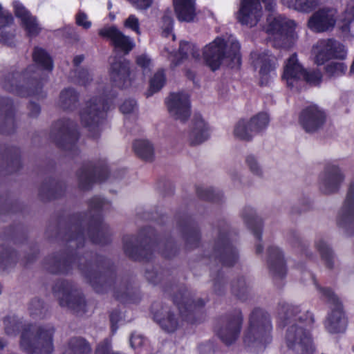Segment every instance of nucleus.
<instances>
[{
  "label": "nucleus",
  "instance_id": "obj_1",
  "mask_svg": "<svg viewBox=\"0 0 354 354\" xmlns=\"http://www.w3.org/2000/svg\"><path fill=\"white\" fill-rule=\"evenodd\" d=\"M74 230L75 232L67 238L70 254L59 253L48 257L44 261L46 269L52 273H66L77 264L97 292H102L114 283V296L117 299L122 302H134L132 295L136 294V290L126 281L120 283L115 281L114 270L109 259L100 257L94 264L82 265L84 258L78 257L73 253V250L75 247L83 246L85 234L77 227H74Z\"/></svg>",
  "mask_w": 354,
  "mask_h": 354
},
{
  "label": "nucleus",
  "instance_id": "obj_2",
  "mask_svg": "<svg viewBox=\"0 0 354 354\" xmlns=\"http://www.w3.org/2000/svg\"><path fill=\"white\" fill-rule=\"evenodd\" d=\"M32 59L35 65L28 66L21 73L13 71L4 75L1 86L5 91L22 97H46L43 87L48 76L44 71H53V60L46 50L38 46L34 48Z\"/></svg>",
  "mask_w": 354,
  "mask_h": 354
},
{
  "label": "nucleus",
  "instance_id": "obj_3",
  "mask_svg": "<svg viewBox=\"0 0 354 354\" xmlns=\"http://www.w3.org/2000/svg\"><path fill=\"white\" fill-rule=\"evenodd\" d=\"M279 315L286 325L285 343L296 354H313L315 346L310 327L314 322L313 314L302 313L299 306L288 303L279 304Z\"/></svg>",
  "mask_w": 354,
  "mask_h": 354
},
{
  "label": "nucleus",
  "instance_id": "obj_4",
  "mask_svg": "<svg viewBox=\"0 0 354 354\" xmlns=\"http://www.w3.org/2000/svg\"><path fill=\"white\" fill-rule=\"evenodd\" d=\"M272 330L270 315L263 309L256 308L249 315L248 326L243 335L244 344L252 352H262L272 342Z\"/></svg>",
  "mask_w": 354,
  "mask_h": 354
},
{
  "label": "nucleus",
  "instance_id": "obj_5",
  "mask_svg": "<svg viewBox=\"0 0 354 354\" xmlns=\"http://www.w3.org/2000/svg\"><path fill=\"white\" fill-rule=\"evenodd\" d=\"M205 64L212 71L218 70L223 61L226 59L232 69H240L242 64L241 45L238 41H232L227 46L225 39L217 37L206 45L203 50Z\"/></svg>",
  "mask_w": 354,
  "mask_h": 354
},
{
  "label": "nucleus",
  "instance_id": "obj_6",
  "mask_svg": "<svg viewBox=\"0 0 354 354\" xmlns=\"http://www.w3.org/2000/svg\"><path fill=\"white\" fill-rule=\"evenodd\" d=\"M55 331L52 324L25 325L20 336V348L27 354H51Z\"/></svg>",
  "mask_w": 354,
  "mask_h": 354
},
{
  "label": "nucleus",
  "instance_id": "obj_7",
  "mask_svg": "<svg viewBox=\"0 0 354 354\" xmlns=\"http://www.w3.org/2000/svg\"><path fill=\"white\" fill-rule=\"evenodd\" d=\"M115 97V94L93 97L86 102V106L80 111L81 123L88 129L89 136L93 139L100 138V127L106 120L107 112Z\"/></svg>",
  "mask_w": 354,
  "mask_h": 354
},
{
  "label": "nucleus",
  "instance_id": "obj_8",
  "mask_svg": "<svg viewBox=\"0 0 354 354\" xmlns=\"http://www.w3.org/2000/svg\"><path fill=\"white\" fill-rule=\"evenodd\" d=\"M80 133L77 122L68 118H61L55 121L51 126L50 137L56 146L69 153L72 156L80 153L77 142Z\"/></svg>",
  "mask_w": 354,
  "mask_h": 354
},
{
  "label": "nucleus",
  "instance_id": "obj_9",
  "mask_svg": "<svg viewBox=\"0 0 354 354\" xmlns=\"http://www.w3.org/2000/svg\"><path fill=\"white\" fill-rule=\"evenodd\" d=\"M315 286L321 297L330 305V312L324 323L325 328L330 333H344L346 328L347 320L339 298L330 288L320 287L316 283Z\"/></svg>",
  "mask_w": 354,
  "mask_h": 354
},
{
  "label": "nucleus",
  "instance_id": "obj_10",
  "mask_svg": "<svg viewBox=\"0 0 354 354\" xmlns=\"http://www.w3.org/2000/svg\"><path fill=\"white\" fill-rule=\"evenodd\" d=\"M76 176L80 189L88 191L94 184L106 181L110 176V170L104 160H88L83 162Z\"/></svg>",
  "mask_w": 354,
  "mask_h": 354
},
{
  "label": "nucleus",
  "instance_id": "obj_11",
  "mask_svg": "<svg viewBox=\"0 0 354 354\" xmlns=\"http://www.w3.org/2000/svg\"><path fill=\"white\" fill-rule=\"evenodd\" d=\"M295 28L294 20L279 15L268 23L266 32L273 36L274 46L289 49L295 44Z\"/></svg>",
  "mask_w": 354,
  "mask_h": 354
},
{
  "label": "nucleus",
  "instance_id": "obj_12",
  "mask_svg": "<svg viewBox=\"0 0 354 354\" xmlns=\"http://www.w3.org/2000/svg\"><path fill=\"white\" fill-rule=\"evenodd\" d=\"M53 290L61 306L77 313L86 312L85 299L73 283L66 280L58 281Z\"/></svg>",
  "mask_w": 354,
  "mask_h": 354
},
{
  "label": "nucleus",
  "instance_id": "obj_13",
  "mask_svg": "<svg viewBox=\"0 0 354 354\" xmlns=\"http://www.w3.org/2000/svg\"><path fill=\"white\" fill-rule=\"evenodd\" d=\"M261 3L266 11L273 12L275 10L276 0H241L237 13L239 22L243 26H255L261 17Z\"/></svg>",
  "mask_w": 354,
  "mask_h": 354
},
{
  "label": "nucleus",
  "instance_id": "obj_14",
  "mask_svg": "<svg viewBox=\"0 0 354 354\" xmlns=\"http://www.w3.org/2000/svg\"><path fill=\"white\" fill-rule=\"evenodd\" d=\"M314 48L317 50L315 62L318 66L332 59L344 60L347 57L346 46L334 38L319 39Z\"/></svg>",
  "mask_w": 354,
  "mask_h": 354
},
{
  "label": "nucleus",
  "instance_id": "obj_15",
  "mask_svg": "<svg viewBox=\"0 0 354 354\" xmlns=\"http://www.w3.org/2000/svg\"><path fill=\"white\" fill-rule=\"evenodd\" d=\"M269 122L266 113H258L247 122L243 119L240 120L234 127V135L241 140L250 141L254 135L264 131Z\"/></svg>",
  "mask_w": 354,
  "mask_h": 354
},
{
  "label": "nucleus",
  "instance_id": "obj_16",
  "mask_svg": "<svg viewBox=\"0 0 354 354\" xmlns=\"http://www.w3.org/2000/svg\"><path fill=\"white\" fill-rule=\"evenodd\" d=\"M243 321V316L240 310H235L221 319L217 335L224 344L230 345L236 342L239 337Z\"/></svg>",
  "mask_w": 354,
  "mask_h": 354
},
{
  "label": "nucleus",
  "instance_id": "obj_17",
  "mask_svg": "<svg viewBox=\"0 0 354 354\" xmlns=\"http://www.w3.org/2000/svg\"><path fill=\"white\" fill-rule=\"evenodd\" d=\"M109 73L113 86L123 89L131 85L130 62L126 58L115 56L110 62Z\"/></svg>",
  "mask_w": 354,
  "mask_h": 354
},
{
  "label": "nucleus",
  "instance_id": "obj_18",
  "mask_svg": "<svg viewBox=\"0 0 354 354\" xmlns=\"http://www.w3.org/2000/svg\"><path fill=\"white\" fill-rule=\"evenodd\" d=\"M299 120L305 131L315 133L324 125L326 121V114L317 105L312 104L301 110Z\"/></svg>",
  "mask_w": 354,
  "mask_h": 354
},
{
  "label": "nucleus",
  "instance_id": "obj_19",
  "mask_svg": "<svg viewBox=\"0 0 354 354\" xmlns=\"http://www.w3.org/2000/svg\"><path fill=\"white\" fill-rule=\"evenodd\" d=\"M165 104L169 113L176 120L185 122L189 119L191 114V104L189 97L187 94L183 92L171 93L166 99Z\"/></svg>",
  "mask_w": 354,
  "mask_h": 354
},
{
  "label": "nucleus",
  "instance_id": "obj_20",
  "mask_svg": "<svg viewBox=\"0 0 354 354\" xmlns=\"http://www.w3.org/2000/svg\"><path fill=\"white\" fill-rule=\"evenodd\" d=\"M151 313L153 319L167 332H174L180 326V320L178 315L175 314L169 306L155 302L151 306Z\"/></svg>",
  "mask_w": 354,
  "mask_h": 354
},
{
  "label": "nucleus",
  "instance_id": "obj_21",
  "mask_svg": "<svg viewBox=\"0 0 354 354\" xmlns=\"http://www.w3.org/2000/svg\"><path fill=\"white\" fill-rule=\"evenodd\" d=\"M212 257L218 259L225 266H232L236 262L237 251L230 242L227 234H220L215 243Z\"/></svg>",
  "mask_w": 354,
  "mask_h": 354
},
{
  "label": "nucleus",
  "instance_id": "obj_22",
  "mask_svg": "<svg viewBox=\"0 0 354 354\" xmlns=\"http://www.w3.org/2000/svg\"><path fill=\"white\" fill-rule=\"evenodd\" d=\"M17 129L15 109L13 100L7 97H0V133L13 134Z\"/></svg>",
  "mask_w": 354,
  "mask_h": 354
},
{
  "label": "nucleus",
  "instance_id": "obj_23",
  "mask_svg": "<svg viewBox=\"0 0 354 354\" xmlns=\"http://www.w3.org/2000/svg\"><path fill=\"white\" fill-rule=\"evenodd\" d=\"M304 68L299 62L297 53L292 54L287 59L284 66L282 79L286 81L287 86L290 89L295 88L299 91L301 77L304 75Z\"/></svg>",
  "mask_w": 354,
  "mask_h": 354
},
{
  "label": "nucleus",
  "instance_id": "obj_24",
  "mask_svg": "<svg viewBox=\"0 0 354 354\" xmlns=\"http://www.w3.org/2000/svg\"><path fill=\"white\" fill-rule=\"evenodd\" d=\"M153 235V230L145 229L139 234L136 243H126L124 245L125 253L132 259L136 260L147 259V251L150 249L149 243Z\"/></svg>",
  "mask_w": 354,
  "mask_h": 354
},
{
  "label": "nucleus",
  "instance_id": "obj_25",
  "mask_svg": "<svg viewBox=\"0 0 354 354\" xmlns=\"http://www.w3.org/2000/svg\"><path fill=\"white\" fill-rule=\"evenodd\" d=\"M336 19L328 8H321L315 12L308 21V27L315 32H324L333 29Z\"/></svg>",
  "mask_w": 354,
  "mask_h": 354
},
{
  "label": "nucleus",
  "instance_id": "obj_26",
  "mask_svg": "<svg viewBox=\"0 0 354 354\" xmlns=\"http://www.w3.org/2000/svg\"><path fill=\"white\" fill-rule=\"evenodd\" d=\"M344 180V176L337 166L327 164L324 169V176L322 179L320 189L325 194L337 192Z\"/></svg>",
  "mask_w": 354,
  "mask_h": 354
},
{
  "label": "nucleus",
  "instance_id": "obj_27",
  "mask_svg": "<svg viewBox=\"0 0 354 354\" xmlns=\"http://www.w3.org/2000/svg\"><path fill=\"white\" fill-rule=\"evenodd\" d=\"M66 192L64 181L48 177L44 179L39 189V197L42 201H50L62 198Z\"/></svg>",
  "mask_w": 354,
  "mask_h": 354
},
{
  "label": "nucleus",
  "instance_id": "obj_28",
  "mask_svg": "<svg viewBox=\"0 0 354 354\" xmlns=\"http://www.w3.org/2000/svg\"><path fill=\"white\" fill-rule=\"evenodd\" d=\"M98 34L102 37L109 39L115 49L120 50L125 54H128L134 47L130 38L114 26L100 29Z\"/></svg>",
  "mask_w": 354,
  "mask_h": 354
},
{
  "label": "nucleus",
  "instance_id": "obj_29",
  "mask_svg": "<svg viewBox=\"0 0 354 354\" xmlns=\"http://www.w3.org/2000/svg\"><path fill=\"white\" fill-rule=\"evenodd\" d=\"M173 299L180 313L185 317L205 305V301L203 299H194L192 293L187 289L180 290L174 296Z\"/></svg>",
  "mask_w": 354,
  "mask_h": 354
},
{
  "label": "nucleus",
  "instance_id": "obj_30",
  "mask_svg": "<svg viewBox=\"0 0 354 354\" xmlns=\"http://www.w3.org/2000/svg\"><path fill=\"white\" fill-rule=\"evenodd\" d=\"M256 64L259 67L260 85L268 86L270 82L272 75H276L275 57L266 53H259Z\"/></svg>",
  "mask_w": 354,
  "mask_h": 354
},
{
  "label": "nucleus",
  "instance_id": "obj_31",
  "mask_svg": "<svg viewBox=\"0 0 354 354\" xmlns=\"http://www.w3.org/2000/svg\"><path fill=\"white\" fill-rule=\"evenodd\" d=\"M268 267L270 274L276 279L283 278L287 272L283 255L277 247L271 246L268 249Z\"/></svg>",
  "mask_w": 354,
  "mask_h": 354
},
{
  "label": "nucleus",
  "instance_id": "obj_32",
  "mask_svg": "<svg viewBox=\"0 0 354 354\" xmlns=\"http://www.w3.org/2000/svg\"><path fill=\"white\" fill-rule=\"evenodd\" d=\"M192 126L189 134L191 146L200 145L209 138V127L201 113H194L192 120Z\"/></svg>",
  "mask_w": 354,
  "mask_h": 354
},
{
  "label": "nucleus",
  "instance_id": "obj_33",
  "mask_svg": "<svg viewBox=\"0 0 354 354\" xmlns=\"http://www.w3.org/2000/svg\"><path fill=\"white\" fill-rule=\"evenodd\" d=\"M86 203L88 219L85 221L83 218H77L74 221H104L103 211L109 206V202L100 196H94Z\"/></svg>",
  "mask_w": 354,
  "mask_h": 354
},
{
  "label": "nucleus",
  "instance_id": "obj_34",
  "mask_svg": "<svg viewBox=\"0 0 354 354\" xmlns=\"http://www.w3.org/2000/svg\"><path fill=\"white\" fill-rule=\"evenodd\" d=\"M174 10L180 21L191 22L196 17L194 0H173Z\"/></svg>",
  "mask_w": 354,
  "mask_h": 354
},
{
  "label": "nucleus",
  "instance_id": "obj_35",
  "mask_svg": "<svg viewBox=\"0 0 354 354\" xmlns=\"http://www.w3.org/2000/svg\"><path fill=\"white\" fill-rule=\"evenodd\" d=\"M3 158L6 160L8 171L17 173L22 168L21 150L15 146H7L4 149Z\"/></svg>",
  "mask_w": 354,
  "mask_h": 354
},
{
  "label": "nucleus",
  "instance_id": "obj_36",
  "mask_svg": "<svg viewBox=\"0 0 354 354\" xmlns=\"http://www.w3.org/2000/svg\"><path fill=\"white\" fill-rule=\"evenodd\" d=\"M191 55L195 59H199L201 51L199 48L194 44L187 41H181L179 44L178 50L176 55V59L173 63L174 66H178L181 62L187 59Z\"/></svg>",
  "mask_w": 354,
  "mask_h": 354
},
{
  "label": "nucleus",
  "instance_id": "obj_37",
  "mask_svg": "<svg viewBox=\"0 0 354 354\" xmlns=\"http://www.w3.org/2000/svg\"><path fill=\"white\" fill-rule=\"evenodd\" d=\"M91 346L87 340L81 337H74L68 341L64 354H91Z\"/></svg>",
  "mask_w": 354,
  "mask_h": 354
},
{
  "label": "nucleus",
  "instance_id": "obj_38",
  "mask_svg": "<svg viewBox=\"0 0 354 354\" xmlns=\"http://www.w3.org/2000/svg\"><path fill=\"white\" fill-rule=\"evenodd\" d=\"M13 17L8 12H5L0 4V43L7 46H11L14 35L6 31V27L12 24Z\"/></svg>",
  "mask_w": 354,
  "mask_h": 354
},
{
  "label": "nucleus",
  "instance_id": "obj_39",
  "mask_svg": "<svg viewBox=\"0 0 354 354\" xmlns=\"http://www.w3.org/2000/svg\"><path fill=\"white\" fill-rule=\"evenodd\" d=\"M79 93L75 89L68 87L62 90L59 95L60 107L64 111H73L78 105Z\"/></svg>",
  "mask_w": 354,
  "mask_h": 354
},
{
  "label": "nucleus",
  "instance_id": "obj_40",
  "mask_svg": "<svg viewBox=\"0 0 354 354\" xmlns=\"http://www.w3.org/2000/svg\"><path fill=\"white\" fill-rule=\"evenodd\" d=\"M341 212L340 221H354V181L349 184Z\"/></svg>",
  "mask_w": 354,
  "mask_h": 354
},
{
  "label": "nucleus",
  "instance_id": "obj_41",
  "mask_svg": "<svg viewBox=\"0 0 354 354\" xmlns=\"http://www.w3.org/2000/svg\"><path fill=\"white\" fill-rule=\"evenodd\" d=\"M133 149L136 155L145 161L151 162L154 158L153 145L146 140H136L133 142Z\"/></svg>",
  "mask_w": 354,
  "mask_h": 354
},
{
  "label": "nucleus",
  "instance_id": "obj_42",
  "mask_svg": "<svg viewBox=\"0 0 354 354\" xmlns=\"http://www.w3.org/2000/svg\"><path fill=\"white\" fill-rule=\"evenodd\" d=\"M283 5L301 12L309 13L318 6L317 0H281Z\"/></svg>",
  "mask_w": 354,
  "mask_h": 354
},
{
  "label": "nucleus",
  "instance_id": "obj_43",
  "mask_svg": "<svg viewBox=\"0 0 354 354\" xmlns=\"http://www.w3.org/2000/svg\"><path fill=\"white\" fill-rule=\"evenodd\" d=\"M196 193L200 199L215 203L223 202L224 197L222 192L216 190L212 187L205 188L201 186H198L196 188Z\"/></svg>",
  "mask_w": 354,
  "mask_h": 354
},
{
  "label": "nucleus",
  "instance_id": "obj_44",
  "mask_svg": "<svg viewBox=\"0 0 354 354\" xmlns=\"http://www.w3.org/2000/svg\"><path fill=\"white\" fill-rule=\"evenodd\" d=\"M86 236L94 243L105 244L108 242L106 232L102 230L100 223H86Z\"/></svg>",
  "mask_w": 354,
  "mask_h": 354
},
{
  "label": "nucleus",
  "instance_id": "obj_45",
  "mask_svg": "<svg viewBox=\"0 0 354 354\" xmlns=\"http://www.w3.org/2000/svg\"><path fill=\"white\" fill-rule=\"evenodd\" d=\"M315 248L319 252L326 266L333 268L334 266V254L330 245L323 239H319L315 243Z\"/></svg>",
  "mask_w": 354,
  "mask_h": 354
},
{
  "label": "nucleus",
  "instance_id": "obj_46",
  "mask_svg": "<svg viewBox=\"0 0 354 354\" xmlns=\"http://www.w3.org/2000/svg\"><path fill=\"white\" fill-rule=\"evenodd\" d=\"M166 83V76L164 69H159L149 80V87L146 92L147 97L158 92Z\"/></svg>",
  "mask_w": 354,
  "mask_h": 354
},
{
  "label": "nucleus",
  "instance_id": "obj_47",
  "mask_svg": "<svg viewBox=\"0 0 354 354\" xmlns=\"http://www.w3.org/2000/svg\"><path fill=\"white\" fill-rule=\"evenodd\" d=\"M3 324L5 333L9 336H15L21 326L22 319L15 315H8L3 318Z\"/></svg>",
  "mask_w": 354,
  "mask_h": 354
},
{
  "label": "nucleus",
  "instance_id": "obj_48",
  "mask_svg": "<svg viewBox=\"0 0 354 354\" xmlns=\"http://www.w3.org/2000/svg\"><path fill=\"white\" fill-rule=\"evenodd\" d=\"M30 315L35 319L44 318L47 313V308L43 301L35 298L31 300L28 306Z\"/></svg>",
  "mask_w": 354,
  "mask_h": 354
},
{
  "label": "nucleus",
  "instance_id": "obj_49",
  "mask_svg": "<svg viewBox=\"0 0 354 354\" xmlns=\"http://www.w3.org/2000/svg\"><path fill=\"white\" fill-rule=\"evenodd\" d=\"M232 293L241 300H245L249 293V286L243 277H239L232 282Z\"/></svg>",
  "mask_w": 354,
  "mask_h": 354
},
{
  "label": "nucleus",
  "instance_id": "obj_50",
  "mask_svg": "<svg viewBox=\"0 0 354 354\" xmlns=\"http://www.w3.org/2000/svg\"><path fill=\"white\" fill-rule=\"evenodd\" d=\"M324 70L329 78L338 77L345 75L347 71V66L343 62H332L326 64Z\"/></svg>",
  "mask_w": 354,
  "mask_h": 354
},
{
  "label": "nucleus",
  "instance_id": "obj_51",
  "mask_svg": "<svg viewBox=\"0 0 354 354\" xmlns=\"http://www.w3.org/2000/svg\"><path fill=\"white\" fill-rule=\"evenodd\" d=\"M16 252L9 248H4L0 252V270H5L16 262Z\"/></svg>",
  "mask_w": 354,
  "mask_h": 354
},
{
  "label": "nucleus",
  "instance_id": "obj_52",
  "mask_svg": "<svg viewBox=\"0 0 354 354\" xmlns=\"http://www.w3.org/2000/svg\"><path fill=\"white\" fill-rule=\"evenodd\" d=\"M21 23L26 32L27 36L29 37L37 36L41 30L35 17L30 16L27 19H24V21Z\"/></svg>",
  "mask_w": 354,
  "mask_h": 354
},
{
  "label": "nucleus",
  "instance_id": "obj_53",
  "mask_svg": "<svg viewBox=\"0 0 354 354\" xmlns=\"http://www.w3.org/2000/svg\"><path fill=\"white\" fill-rule=\"evenodd\" d=\"M323 75L319 70L307 71L304 68V75L301 80H304L310 86H319L322 82Z\"/></svg>",
  "mask_w": 354,
  "mask_h": 354
},
{
  "label": "nucleus",
  "instance_id": "obj_54",
  "mask_svg": "<svg viewBox=\"0 0 354 354\" xmlns=\"http://www.w3.org/2000/svg\"><path fill=\"white\" fill-rule=\"evenodd\" d=\"M342 22L343 25L340 29L345 31L349 29L350 24L354 21V1L349 2L346 7L344 12L342 13Z\"/></svg>",
  "mask_w": 354,
  "mask_h": 354
},
{
  "label": "nucleus",
  "instance_id": "obj_55",
  "mask_svg": "<svg viewBox=\"0 0 354 354\" xmlns=\"http://www.w3.org/2000/svg\"><path fill=\"white\" fill-rule=\"evenodd\" d=\"M162 28L165 37H168L173 31V14L169 9L166 10L162 17Z\"/></svg>",
  "mask_w": 354,
  "mask_h": 354
},
{
  "label": "nucleus",
  "instance_id": "obj_56",
  "mask_svg": "<svg viewBox=\"0 0 354 354\" xmlns=\"http://www.w3.org/2000/svg\"><path fill=\"white\" fill-rule=\"evenodd\" d=\"M243 221H262L257 214L256 210L250 207L245 206L241 212Z\"/></svg>",
  "mask_w": 354,
  "mask_h": 354
},
{
  "label": "nucleus",
  "instance_id": "obj_57",
  "mask_svg": "<svg viewBox=\"0 0 354 354\" xmlns=\"http://www.w3.org/2000/svg\"><path fill=\"white\" fill-rule=\"evenodd\" d=\"M124 26L125 28L140 34V23L138 17L134 15H130L124 21Z\"/></svg>",
  "mask_w": 354,
  "mask_h": 354
},
{
  "label": "nucleus",
  "instance_id": "obj_58",
  "mask_svg": "<svg viewBox=\"0 0 354 354\" xmlns=\"http://www.w3.org/2000/svg\"><path fill=\"white\" fill-rule=\"evenodd\" d=\"M213 290L218 295H221L225 290V281L222 273H218L217 276L214 278Z\"/></svg>",
  "mask_w": 354,
  "mask_h": 354
},
{
  "label": "nucleus",
  "instance_id": "obj_59",
  "mask_svg": "<svg viewBox=\"0 0 354 354\" xmlns=\"http://www.w3.org/2000/svg\"><path fill=\"white\" fill-rule=\"evenodd\" d=\"M76 77L77 79V83L82 86H86L92 80L88 71L86 68H80L77 70L76 71Z\"/></svg>",
  "mask_w": 354,
  "mask_h": 354
},
{
  "label": "nucleus",
  "instance_id": "obj_60",
  "mask_svg": "<svg viewBox=\"0 0 354 354\" xmlns=\"http://www.w3.org/2000/svg\"><path fill=\"white\" fill-rule=\"evenodd\" d=\"M185 237L190 247H196L200 240V234L196 230H189L185 233Z\"/></svg>",
  "mask_w": 354,
  "mask_h": 354
},
{
  "label": "nucleus",
  "instance_id": "obj_61",
  "mask_svg": "<svg viewBox=\"0 0 354 354\" xmlns=\"http://www.w3.org/2000/svg\"><path fill=\"white\" fill-rule=\"evenodd\" d=\"M245 162L253 174L259 176L262 175L261 169L254 156L252 155L247 156Z\"/></svg>",
  "mask_w": 354,
  "mask_h": 354
},
{
  "label": "nucleus",
  "instance_id": "obj_62",
  "mask_svg": "<svg viewBox=\"0 0 354 354\" xmlns=\"http://www.w3.org/2000/svg\"><path fill=\"white\" fill-rule=\"evenodd\" d=\"M136 106V101L133 99L124 100L120 106V111L124 114H129L133 111Z\"/></svg>",
  "mask_w": 354,
  "mask_h": 354
},
{
  "label": "nucleus",
  "instance_id": "obj_63",
  "mask_svg": "<svg viewBox=\"0 0 354 354\" xmlns=\"http://www.w3.org/2000/svg\"><path fill=\"white\" fill-rule=\"evenodd\" d=\"M75 22L77 26H82L84 29H88L91 26V22L87 21V15L81 11L76 15Z\"/></svg>",
  "mask_w": 354,
  "mask_h": 354
},
{
  "label": "nucleus",
  "instance_id": "obj_64",
  "mask_svg": "<svg viewBox=\"0 0 354 354\" xmlns=\"http://www.w3.org/2000/svg\"><path fill=\"white\" fill-rule=\"evenodd\" d=\"M198 351L199 354H214V344L209 342L200 344L198 346Z\"/></svg>",
  "mask_w": 354,
  "mask_h": 354
}]
</instances>
